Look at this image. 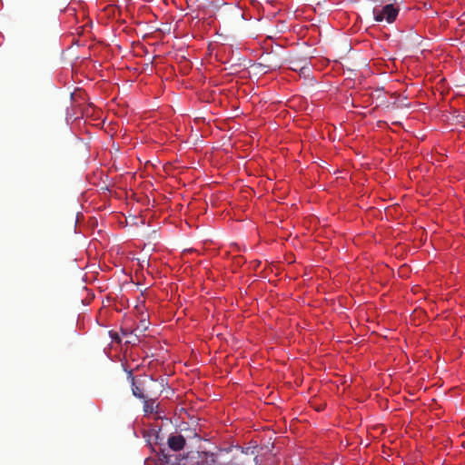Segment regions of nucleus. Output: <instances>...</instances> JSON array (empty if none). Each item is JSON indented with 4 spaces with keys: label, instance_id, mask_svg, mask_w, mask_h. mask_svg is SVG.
Wrapping results in <instances>:
<instances>
[{
    "label": "nucleus",
    "instance_id": "1",
    "mask_svg": "<svg viewBox=\"0 0 465 465\" xmlns=\"http://www.w3.org/2000/svg\"><path fill=\"white\" fill-rule=\"evenodd\" d=\"M127 378L131 382L132 394L139 399H146L149 394L154 392L153 386L155 385V381L153 379L146 381L145 379H139L133 375V371H129Z\"/></svg>",
    "mask_w": 465,
    "mask_h": 465
},
{
    "label": "nucleus",
    "instance_id": "2",
    "mask_svg": "<svg viewBox=\"0 0 465 465\" xmlns=\"http://www.w3.org/2000/svg\"><path fill=\"white\" fill-rule=\"evenodd\" d=\"M399 14V9L393 4H388L383 6H376L372 9L374 21L378 23H393Z\"/></svg>",
    "mask_w": 465,
    "mask_h": 465
},
{
    "label": "nucleus",
    "instance_id": "3",
    "mask_svg": "<svg viewBox=\"0 0 465 465\" xmlns=\"http://www.w3.org/2000/svg\"><path fill=\"white\" fill-rule=\"evenodd\" d=\"M159 395L160 393L154 391L149 394L146 399L141 400L143 401V411L145 415L159 413V404L157 403Z\"/></svg>",
    "mask_w": 465,
    "mask_h": 465
},
{
    "label": "nucleus",
    "instance_id": "4",
    "mask_svg": "<svg viewBox=\"0 0 465 465\" xmlns=\"http://www.w3.org/2000/svg\"><path fill=\"white\" fill-rule=\"evenodd\" d=\"M168 446L174 451H179L184 448L185 439L181 434H171L167 440Z\"/></svg>",
    "mask_w": 465,
    "mask_h": 465
},
{
    "label": "nucleus",
    "instance_id": "5",
    "mask_svg": "<svg viewBox=\"0 0 465 465\" xmlns=\"http://www.w3.org/2000/svg\"><path fill=\"white\" fill-rule=\"evenodd\" d=\"M290 69L299 72L301 75L302 74L304 76L310 72L309 63L306 59L292 61Z\"/></svg>",
    "mask_w": 465,
    "mask_h": 465
},
{
    "label": "nucleus",
    "instance_id": "6",
    "mask_svg": "<svg viewBox=\"0 0 465 465\" xmlns=\"http://www.w3.org/2000/svg\"><path fill=\"white\" fill-rule=\"evenodd\" d=\"M242 452L246 454V455H255L254 457V460L257 462V454H256V448L255 447H247V448H243L242 449Z\"/></svg>",
    "mask_w": 465,
    "mask_h": 465
},
{
    "label": "nucleus",
    "instance_id": "7",
    "mask_svg": "<svg viewBox=\"0 0 465 465\" xmlns=\"http://www.w3.org/2000/svg\"><path fill=\"white\" fill-rule=\"evenodd\" d=\"M110 336H111V338H112L114 341H116V342H118V343H120V342H121V338H120V336H119V334H118L117 332H115V331H110Z\"/></svg>",
    "mask_w": 465,
    "mask_h": 465
},
{
    "label": "nucleus",
    "instance_id": "8",
    "mask_svg": "<svg viewBox=\"0 0 465 465\" xmlns=\"http://www.w3.org/2000/svg\"><path fill=\"white\" fill-rule=\"evenodd\" d=\"M127 338H128V340L126 341V343L134 344L136 342V341L138 340L137 336L133 337L132 334L129 335Z\"/></svg>",
    "mask_w": 465,
    "mask_h": 465
},
{
    "label": "nucleus",
    "instance_id": "9",
    "mask_svg": "<svg viewBox=\"0 0 465 465\" xmlns=\"http://www.w3.org/2000/svg\"><path fill=\"white\" fill-rule=\"evenodd\" d=\"M121 332L123 336L128 337L129 335L133 334L132 331H129L128 329H121Z\"/></svg>",
    "mask_w": 465,
    "mask_h": 465
},
{
    "label": "nucleus",
    "instance_id": "10",
    "mask_svg": "<svg viewBox=\"0 0 465 465\" xmlns=\"http://www.w3.org/2000/svg\"><path fill=\"white\" fill-rule=\"evenodd\" d=\"M210 461L214 462V459H213V455L211 456V460H210Z\"/></svg>",
    "mask_w": 465,
    "mask_h": 465
}]
</instances>
